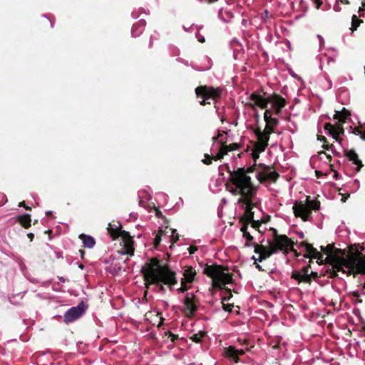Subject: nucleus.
<instances>
[{"label": "nucleus", "mask_w": 365, "mask_h": 365, "mask_svg": "<svg viewBox=\"0 0 365 365\" xmlns=\"http://www.w3.org/2000/svg\"><path fill=\"white\" fill-rule=\"evenodd\" d=\"M361 331L365 332V322L363 324V325L361 327Z\"/></svg>", "instance_id": "obj_60"}, {"label": "nucleus", "mask_w": 365, "mask_h": 365, "mask_svg": "<svg viewBox=\"0 0 365 365\" xmlns=\"http://www.w3.org/2000/svg\"><path fill=\"white\" fill-rule=\"evenodd\" d=\"M19 206H24V207H26V210H30V207H26V206H25V202H24V201H23V202H20V203H19Z\"/></svg>", "instance_id": "obj_54"}, {"label": "nucleus", "mask_w": 365, "mask_h": 365, "mask_svg": "<svg viewBox=\"0 0 365 365\" xmlns=\"http://www.w3.org/2000/svg\"><path fill=\"white\" fill-rule=\"evenodd\" d=\"M80 238L83 240L84 246L88 248H92L95 245V240L91 236L81 235Z\"/></svg>", "instance_id": "obj_29"}, {"label": "nucleus", "mask_w": 365, "mask_h": 365, "mask_svg": "<svg viewBox=\"0 0 365 365\" xmlns=\"http://www.w3.org/2000/svg\"><path fill=\"white\" fill-rule=\"evenodd\" d=\"M353 295H354V297H359V294L358 292H354L353 293Z\"/></svg>", "instance_id": "obj_59"}, {"label": "nucleus", "mask_w": 365, "mask_h": 365, "mask_svg": "<svg viewBox=\"0 0 365 365\" xmlns=\"http://www.w3.org/2000/svg\"><path fill=\"white\" fill-rule=\"evenodd\" d=\"M28 237L30 239V240L32 241V240L34 238V234L29 233V234H28Z\"/></svg>", "instance_id": "obj_56"}, {"label": "nucleus", "mask_w": 365, "mask_h": 365, "mask_svg": "<svg viewBox=\"0 0 365 365\" xmlns=\"http://www.w3.org/2000/svg\"><path fill=\"white\" fill-rule=\"evenodd\" d=\"M225 170L230 174V180L232 184L230 192L233 195L240 196L238 203H242L245 210V215L241 220L242 225L240 230L246 238L245 245L250 246L251 235L247 230V225L251 222V178L249 175L251 173V167H248L247 169L239 168L234 171H232L227 164L219 167V172L221 175Z\"/></svg>", "instance_id": "obj_1"}, {"label": "nucleus", "mask_w": 365, "mask_h": 365, "mask_svg": "<svg viewBox=\"0 0 365 365\" xmlns=\"http://www.w3.org/2000/svg\"><path fill=\"white\" fill-rule=\"evenodd\" d=\"M315 173H316V176L317 178H320L321 176L324 175L322 171H319V170H316Z\"/></svg>", "instance_id": "obj_49"}, {"label": "nucleus", "mask_w": 365, "mask_h": 365, "mask_svg": "<svg viewBox=\"0 0 365 365\" xmlns=\"http://www.w3.org/2000/svg\"><path fill=\"white\" fill-rule=\"evenodd\" d=\"M276 115H279L282 108H272Z\"/></svg>", "instance_id": "obj_47"}, {"label": "nucleus", "mask_w": 365, "mask_h": 365, "mask_svg": "<svg viewBox=\"0 0 365 365\" xmlns=\"http://www.w3.org/2000/svg\"><path fill=\"white\" fill-rule=\"evenodd\" d=\"M197 38L200 42H205V38L203 36H201L200 35H197Z\"/></svg>", "instance_id": "obj_50"}, {"label": "nucleus", "mask_w": 365, "mask_h": 365, "mask_svg": "<svg viewBox=\"0 0 365 365\" xmlns=\"http://www.w3.org/2000/svg\"><path fill=\"white\" fill-rule=\"evenodd\" d=\"M84 311L85 310L83 304H79L76 307H71L65 313L64 322L66 323H70L76 320L82 316Z\"/></svg>", "instance_id": "obj_15"}, {"label": "nucleus", "mask_w": 365, "mask_h": 365, "mask_svg": "<svg viewBox=\"0 0 365 365\" xmlns=\"http://www.w3.org/2000/svg\"><path fill=\"white\" fill-rule=\"evenodd\" d=\"M350 112L345 108H343L341 111H336V113L334 115V118L343 123L346 122V120L349 116H350Z\"/></svg>", "instance_id": "obj_27"}, {"label": "nucleus", "mask_w": 365, "mask_h": 365, "mask_svg": "<svg viewBox=\"0 0 365 365\" xmlns=\"http://www.w3.org/2000/svg\"><path fill=\"white\" fill-rule=\"evenodd\" d=\"M325 157L329 162L331 160V156L330 155L327 154Z\"/></svg>", "instance_id": "obj_57"}, {"label": "nucleus", "mask_w": 365, "mask_h": 365, "mask_svg": "<svg viewBox=\"0 0 365 365\" xmlns=\"http://www.w3.org/2000/svg\"><path fill=\"white\" fill-rule=\"evenodd\" d=\"M334 9V10L336 11H341V8H340V6L339 5H335Z\"/></svg>", "instance_id": "obj_52"}, {"label": "nucleus", "mask_w": 365, "mask_h": 365, "mask_svg": "<svg viewBox=\"0 0 365 365\" xmlns=\"http://www.w3.org/2000/svg\"><path fill=\"white\" fill-rule=\"evenodd\" d=\"M223 305V309L226 312H231L232 309L233 308V305L231 304H225V302H222Z\"/></svg>", "instance_id": "obj_39"}, {"label": "nucleus", "mask_w": 365, "mask_h": 365, "mask_svg": "<svg viewBox=\"0 0 365 365\" xmlns=\"http://www.w3.org/2000/svg\"><path fill=\"white\" fill-rule=\"evenodd\" d=\"M299 246L305 248L306 252L304 255V257L309 259V264H311L312 263V259H317V262L319 264H324L323 254L314 248L312 244H309L307 242H300Z\"/></svg>", "instance_id": "obj_12"}, {"label": "nucleus", "mask_w": 365, "mask_h": 365, "mask_svg": "<svg viewBox=\"0 0 365 365\" xmlns=\"http://www.w3.org/2000/svg\"><path fill=\"white\" fill-rule=\"evenodd\" d=\"M227 135H228V133L227 130H218V135L217 136H213L212 139L214 141H216V140L218 141V143L220 145V150L222 148H226V149L227 150V152L230 151V150H237L238 148V145L236 143L231 144L229 146L225 145V143L227 140Z\"/></svg>", "instance_id": "obj_16"}, {"label": "nucleus", "mask_w": 365, "mask_h": 365, "mask_svg": "<svg viewBox=\"0 0 365 365\" xmlns=\"http://www.w3.org/2000/svg\"><path fill=\"white\" fill-rule=\"evenodd\" d=\"M363 140H365V130L362 131V135L361 138Z\"/></svg>", "instance_id": "obj_58"}, {"label": "nucleus", "mask_w": 365, "mask_h": 365, "mask_svg": "<svg viewBox=\"0 0 365 365\" xmlns=\"http://www.w3.org/2000/svg\"><path fill=\"white\" fill-rule=\"evenodd\" d=\"M145 286L147 288L150 284L159 286V289L164 292L165 288L163 285L167 284L170 289L177 283L175 272L160 264L159 260L155 258L149 259L142 267Z\"/></svg>", "instance_id": "obj_2"}, {"label": "nucleus", "mask_w": 365, "mask_h": 365, "mask_svg": "<svg viewBox=\"0 0 365 365\" xmlns=\"http://www.w3.org/2000/svg\"><path fill=\"white\" fill-rule=\"evenodd\" d=\"M254 260V263L255 264H256V267L259 270V271H263V272H268L270 269L269 267L268 264H259L258 262H260L262 263V262H259L258 260H257L255 262V259Z\"/></svg>", "instance_id": "obj_32"}, {"label": "nucleus", "mask_w": 365, "mask_h": 365, "mask_svg": "<svg viewBox=\"0 0 365 365\" xmlns=\"http://www.w3.org/2000/svg\"><path fill=\"white\" fill-rule=\"evenodd\" d=\"M270 103L272 108H283L286 106V100L277 93H272L269 96Z\"/></svg>", "instance_id": "obj_21"}, {"label": "nucleus", "mask_w": 365, "mask_h": 365, "mask_svg": "<svg viewBox=\"0 0 365 365\" xmlns=\"http://www.w3.org/2000/svg\"><path fill=\"white\" fill-rule=\"evenodd\" d=\"M311 269V264L303 267L301 269L292 272L291 278L297 281L299 284L306 283L311 284V279L309 277V272Z\"/></svg>", "instance_id": "obj_13"}, {"label": "nucleus", "mask_w": 365, "mask_h": 365, "mask_svg": "<svg viewBox=\"0 0 365 365\" xmlns=\"http://www.w3.org/2000/svg\"><path fill=\"white\" fill-rule=\"evenodd\" d=\"M197 248L196 247H195V246H190L188 248L190 254H194L197 251Z\"/></svg>", "instance_id": "obj_44"}, {"label": "nucleus", "mask_w": 365, "mask_h": 365, "mask_svg": "<svg viewBox=\"0 0 365 365\" xmlns=\"http://www.w3.org/2000/svg\"><path fill=\"white\" fill-rule=\"evenodd\" d=\"M272 230L273 231V244L269 247L252 243L256 254V256L252 255V259H255V262L257 260L262 262L269 258L277 250L284 251L285 253H287L289 250H290L294 253L296 257L299 255L297 251L293 248L294 242L292 239L289 238L285 235H278L276 229L272 228Z\"/></svg>", "instance_id": "obj_3"}, {"label": "nucleus", "mask_w": 365, "mask_h": 365, "mask_svg": "<svg viewBox=\"0 0 365 365\" xmlns=\"http://www.w3.org/2000/svg\"><path fill=\"white\" fill-rule=\"evenodd\" d=\"M342 195V197H341V202H345L346 201V200L349 197L350 195L349 193L347 194H345V195Z\"/></svg>", "instance_id": "obj_45"}, {"label": "nucleus", "mask_w": 365, "mask_h": 365, "mask_svg": "<svg viewBox=\"0 0 365 365\" xmlns=\"http://www.w3.org/2000/svg\"><path fill=\"white\" fill-rule=\"evenodd\" d=\"M324 129L329 131V133L334 138L336 141L339 140V135L344 134V130L341 123H337L336 125H333L330 123H326L324 124Z\"/></svg>", "instance_id": "obj_17"}, {"label": "nucleus", "mask_w": 365, "mask_h": 365, "mask_svg": "<svg viewBox=\"0 0 365 365\" xmlns=\"http://www.w3.org/2000/svg\"><path fill=\"white\" fill-rule=\"evenodd\" d=\"M246 22H247V20H245V19H243V20L242 21V24H245Z\"/></svg>", "instance_id": "obj_63"}, {"label": "nucleus", "mask_w": 365, "mask_h": 365, "mask_svg": "<svg viewBox=\"0 0 365 365\" xmlns=\"http://www.w3.org/2000/svg\"><path fill=\"white\" fill-rule=\"evenodd\" d=\"M363 23V20L359 19L356 15L354 14L351 17V27L350 29L352 32L356 31L360 24Z\"/></svg>", "instance_id": "obj_31"}, {"label": "nucleus", "mask_w": 365, "mask_h": 365, "mask_svg": "<svg viewBox=\"0 0 365 365\" xmlns=\"http://www.w3.org/2000/svg\"><path fill=\"white\" fill-rule=\"evenodd\" d=\"M183 277L181 280L187 283H192L196 275V271L191 266H185L182 270Z\"/></svg>", "instance_id": "obj_20"}, {"label": "nucleus", "mask_w": 365, "mask_h": 365, "mask_svg": "<svg viewBox=\"0 0 365 365\" xmlns=\"http://www.w3.org/2000/svg\"><path fill=\"white\" fill-rule=\"evenodd\" d=\"M264 120L266 123L265 128L263 130L260 128L254 129L252 132L255 134L257 138H261L266 142H269L270 135L274 133V128L279 124V120L271 116V111L266 109L264 113Z\"/></svg>", "instance_id": "obj_7"}, {"label": "nucleus", "mask_w": 365, "mask_h": 365, "mask_svg": "<svg viewBox=\"0 0 365 365\" xmlns=\"http://www.w3.org/2000/svg\"><path fill=\"white\" fill-rule=\"evenodd\" d=\"M252 195H253L255 192V188L253 185H252Z\"/></svg>", "instance_id": "obj_61"}, {"label": "nucleus", "mask_w": 365, "mask_h": 365, "mask_svg": "<svg viewBox=\"0 0 365 365\" xmlns=\"http://www.w3.org/2000/svg\"><path fill=\"white\" fill-rule=\"evenodd\" d=\"M269 103V96H267V93L263 89L252 92V110L255 107L266 110Z\"/></svg>", "instance_id": "obj_11"}, {"label": "nucleus", "mask_w": 365, "mask_h": 365, "mask_svg": "<svg viewBox=\"0 0 365 365\" xmlns=\"http://www.w3.org/2000/svg\"><path fill=\"white\" fill-rule=\"evenodd\" d=\"M268 143L261 138H257V142L252 141V173H255L257 180L264 184L266 182H275L279 178V175L272 168L263 163L257 164L259 154L265 150Z\"/></svg>", "instance_id": "obj_4"}, {"label": "nucleus", "mask_w": 365, "mask_h": 365, "mask_svg": "<svg viewBox=\"0 0 365 365\" xmlns=\"http://www.w3.org/2000/svg\"><path fill=\"white\" fill-rule=\"evenodd\" d=\"M361 5L363 6V7H365V0L362 1Z\"/></svg>", "instance_id": "obj_62"}, {"label": "nucleus", "mask_w": 365, "mask_h": 365, "mask_svg": "<svg viewBox=\"0 0 365 365\" xmlns=\"http://www.w3.org/2000/svg\"><path fill=\"white\" fill-rule=\"evenodd\" d=\"M349 270L347 272L345 271L344 273H346L348 276L354 274H356V269L354 268H348Z\"/></svg>", "instance_id": "obj_43"}, {"label": "nucleus", "mask_w": 365, "mask_h": 365, "mask_svg": "<svg viewBox=\"0 0 365 365\" xmlns=\"http://www.w3.org/2000/svg\"><path fill=\"white\" fill-rule=\"evenodd\" d=\"M169 230L172 233V235L171 237H173V240L175 242H176L178 240V235H176V236L175 235V232L176 230H172V229H169Z\"/></svg>", "instance_id": "obj_42"}, {"label": "nucleus", "mask_w": 365, "mask_h": 365, "mask_svg": "<svg viewBox=\"0 0 365 365\" xmlns=\"http://www.w3.org/2000/svg\"><path fill=\"white\" fill-rule=\"evenodd\" d=\"M345 156L349 159V160L351 161L354 165H356V172H359L364 166L361 160H359L357 153L354 150H345Z\"/></svg>", "instance_id": "obj_19"}, {"label": "nucleus", "mask_w": 365, "mask_h": 365, "mask_svg": "<svg viewBox=\"0 0 365 365\" xmlns=\"http://www.w3.org/2000/svg\"><path fill=\"white\" fill-rule=\"evenodd\" d=\"M361 255V253L357 250H355V252L349 251L346 252V255L344 257H341L340 258L334 257V260L340 268L341 267L354 268Z\"/></svg>", "instance_id": "obj_10"}, {"label": "nucleus", "mask_w": 365, "mask_h": 365, "mask_svg": "<svg viewBox=\"0 0 365 365\" xmlns=\"http://www.w3.org/2000/svg\"><path fill=\"white\" fill-rule=\"evenodd\" d=\"M318 140L322 141L324 143V145H322L323 148L325 150H330L332 149L333 145H329L327 144V138L323 135H318Z\"/></svg>", "instance_id": "obj_33"}, {"label": "nucleus", "mask_w": 365, "mask_h": 365, "mask_svg": "<svg viewBox=\"0 0 365 365\" xmlns=\"http://www.w3.org/2000/svg\"><path fill=\"white\" fill-rule=\"evenodd\" d=\"M19 221L20 224L25 228H28L31 226V217L29 215H23L19 217Z\"/></svg>", "instance_id": "obj_30"}, {"label": "nucleus", "mask_w": 365, "mask_h": 365, "mask_svg": "<svg viewBox=\"0 0 365 365\" xmlns=\"http://www.w3.org/2000/svg\"><path fill=\"white\" fill-rule=\"evenodd\" d=\"M184 313L187 317H192L197 310V299L193 294L188 293L183 300Z\"/></svg>", "instance_id": "obj_14"}, {"label": "nucleus", "mask_w": 365, "mask_h": 365, "mask_svg": "<svg viewBox=\"0 0 365 365\" xmlns=\"http://www.w3.org/2000/svg\"><path fill=\"white\" fill-rule=\"evenodd\" d=\"M166 232H168V231H166L165 230H159L158 234L155 236V238L154 243H155V247H157L160 244V240H161L160 237L162 235H165Z\"/></svg>", "instance_id": "obj_34"}, {"label": "nucleus", "mask_w": 365, "mask_h": 365, "mask_svg": "<svg viewBox=\"0 0 365 365\" xmlns=\"http://www.w3.org/2000/svg\"><path fill=\"white\" fill-rule=\"evenodd\" d=\"M321 251L327 255V257L324 259V263H336L334 262V258L336 257V255H333V251H334V244H329L327 246H321Z\"/></svg>", "instance_id": "obj_18"}, {"label": "nucleus", "mask_w": 365, "mask_h": 365, "mask_svg": "<svg viewBox=\"0 0 365 365\" xmlns=\"http://www.w3.org/2000/svg\"><path fill=\"white\" fill-rule=\"evenodd\" d=\"M225 354L227 357L237 362L239 356L244 354V351L242 349H235L234 347L230 346L225 349Z\"/></svg>", "instance_id": "obj_23"}, {"label": "nucleus", "mask_w": 365, "mask_h": 365, "mask_svg": "<svg viewBox=\"0 0 365 365\" xmlns=\"http://www.w3.org/2000/svg\"><path fill=\"white\" fill-rule=\"evenodd\" d=\"M327 153L325 152V151H321V152H319V155L321 156V155H327Z\"/></svg>", "instance_id": "obj_55"}, {"label": "nucleus", "mask_w": 365, "mask_h": 365, "mask_svg": "<svg viewBox=\"0 0 365 365\" xmlns=\"http://www.w3.org/2000/svg\"><path fill=\"white\" fill-rule=\"evenodd\" d=\"M219 265L207 266L204 272L212 278V285L221 288L222 286L230 284L232 281V276Z\"/></svg>", "instance_id": "obj_5"}, {"label": "nucleus", "mask_w": 365, "mask_h": 365, "mask_svg": "<svg viewBox=\"0 0 365 365\" xmlns=\"http://www.w3.org/2000/svg\"><path fill=\"white\" fill-rule=\"evenodd\" d=\"M228 295L224 296L222 298V302H225V301H228L232 297V294L230 290L226 291Z\"/></svg>", "instance_id": "obj_41"}, {"label": "nucleus", "mask_w": 365, "mask_h": 365, "mask_svg": "<svg viewBox=\"0 0 365 365\" xmlns=\"http://www.w3.org/2000/svg\"><path fill=\"white\" fill-rule=\"evenodd\" d=\"M362 131L363 130L360 128H355L353 131V133H354L356 135H360V137L361 138Z\"/></svg>", "instance_id": "obj_40"}, {"label": "nucleus", "mask_w": 365, "mask_h": 365, "mask_svg": "<svg viewBox=\"0 0 365 365\" xmlns=\"http://www.w3.org/2000/svg\"><path fill=\"white\" fill-rule=\"evenodd\" d=\"M364 11V7H363V6L359 8L358 13H359V16H362Z\"/></svg>", "instance_id": "obj_48"}, {"label": "nucleus", "mask_w": 365, "mask_h": 365, "mask_svg": "<svg viewBox=\"0 0 365 365\" xmlns=\"http://www.w3.org/2000/svg\"><path fill=\"white\" fill-rule=\"evenodd\" d=\"M331 170L334 172V177L335 178V179H336V180H337V179H338V177H339V173H338L336 171H335L334 170H333L332 168H331Z\"/></svg>", "instance_id": "obj_53"}, {"label": "nucleus", "mask_w": 365, "mask_h": 365, "mask_svg": "<svg viewBox=\"0 0 365 365\" xmlns=\"http://www.w3.org/2000/svg\"><path fill=\"white\" fill-rule=\"evenodd\" d=\"M324 275L325 274H319L318 272L314 271H312L310 273H309V277H310L311 282H312L313 279L320 278Z\"/></svg>", "instance_id": "obj_36"}, {"label": "nucleus", "mask_w": 365, "mask_h": 365, "mask_svg": "<svg viewBox=\"0 0 365 365\" xmlns=\"http://www.w3.org/2000/svg\"><path fill=\"white\" fill-rule=\"evenodd\" d=\"M195 93L197 97L202 98L200 104L204 106L206 103H210V100H215L220 96L221 90L207 86H199L196 88Z\"/></svg>", "instance_id": "obj_9"}, {"label": "nucleus", "mask_w": 365, "mask_h": 365, "mask_svg": "<svg viewBox=\"0 0 365 365\" xmlns=\"http://www.w3.org/2000/svg\"><path fill=\"white\" fill-rule=\"evenodd\" d=\"M292 209L296 217H300L303 221L306 222L309 220L312 210L317 211L320 209V202L311 200L310 197L307 196V203L295 202Z\"/></svg>", "instance_id": "obj_6"}, {"label": "nucleus", "mask_w": 365, "mask_h": 365, "mask_svg": "<svg viewBox=\"0 0 365 365\" xmlns=\"http://www.w3.org/2000/svg\"><path fill=\"white\" fill-rule=\"evenodd\" d=\"M227 154V150L226 148H222L215 155L210 156L208 154H205V159L202 160V163L206 165H210L212 163V160H220Z\"/></svg>", "instance_id": "obj_22"}, {"label": "nucleus", "mask_w": 365, "mask_h": 365, "mask_svg": "<svg viewBox=\"0 0 365 365\" xmlns=\"http://www.w3.org/2000/svg\"><path fill=\"white\" fill-rule=\"evenodd\" d=\"M313 1L315 3L316 7L317 9H319L320 7V6L322 4V0H313Z\"/></svg>", "instance_id": "obj_46"}, {"label": "nucleus", "mask_w": 365, "mask_h": 365, "mask_svg": "<svg viewBox=\"0 0 365 365\" xmlns=\"http://www.w3.org/2000/svg\"><path fill=\"white\" fill-rule=\"evenodd\" d=\"M354 269H356V274H365V256H360L357 260V263L356 264ZM363 288L365 289V283L363 285Z\"/></svg>", "instance_id": "obj_26"}, {"label": "nucleus", "mask_w": 365, "mask_h": 365, "mask_svg": "<svg viewBox=\"0 0 365 365\" xmlns=\"http://www.w3.org/2000/svg\"><path fill=\"white\" fill-rule=\"evenodd\" d=\"M330 265H331V268L327 270V273L329 274V278H335L338 276L339 272H345V270L342 267L341 268L336 263H329Z\"/></svg>", "instance_id": "obj_25"}, {"label": "nucleus", "mask_w": 365, "mask_h": 365, "mask_svg": "<svg viewBox=\"0 0 365 365\" xmlns=\"http://www.w3.org/2000/svg\"><path fill=\"white\" fill-rule=\"evenodd\" d=\"M204 336V334L202 333H198V334H193L190 339L195 341V342H200L202 339V338Z\"/></svg>", "instance_id": "obj_37"}, {"label": "nucleus", "mask_w": 365, "mask_h": 365, "mask_svg": "<svg viewBox=\"0 0 365 365\" xmlns=\"http://www.w3.org/2000/svg\"><path fill=\"white\" fill-rule=\"evenodd\" d=\"M341 1V3H342L343 4H349L350 2L349 0H339Z\"/></svg>", "instance_id": "obj_51"}, {"label": "nucleus", "mask_w": 365, "mask_h": 365, "mask_svg": "<svg viewBox=\"0 0 365 365\" xmlns=\"http://www.w3.org/2000/svg\"><path fill=\"white\" fill-rule=\"evenodd\" d=\"M132 15H133V16L134 18H137V16L134 15V14H133V13L132 14Z\"/></svg>", "instance_id": "obj_64"}, {"label": "nucleus", "mask_w": 365, "mask_h": 365, "mask_svg": "<svg viewBox=\"0 0 365 365\" xmlns=\"http://www.w3.org/2000/svg\"><path fill=\"white\" fill-rule=\"evenodd\" d=\"M269 218V217L267 216L263 217L261 220H255V213L252 212V228L257 231L258 233H263L265 230H267V228L265 227L264 230H261L260 227H262V224H264L268 222Z\"/></svg>", "instance_id": "obj_24"}, {"label": "nucleus", "mask_w": 365, "mask_h": 365, "mask_svg": "<svg viewBox=\"0 0 365 365\" xmlns=\"http://www.w3.org/2000/svg\"><path fill=\"white\" fill-rule=\"evenodd\" d=\"M187 283V282L181 280V287L178 289V292L183 293L189 289V287L186 285Z\"/></svg>", "instance_id": "obj_38"}, {"label": "nucleus", "mask_w": 365, "mask_h": 365, "mask_svg": "<svg viewBox=\"0 0 365 365\" xmlns=\"http://www.w3.org/2000/svg\"><path fill=\"white\" fill-rule=\"evenodd\" d=\"M108 231L111 237L115 238L117 236H121L123 239V254L133 255L134 253L133 241L129 234L125 231L118 229V226L113 227L111 223H109Z\"/></svg>", "instance_id": "obj_8"}, {"label": "nucleus", "mask_w": 365, "mask_h": 365, "mask_svg": "<svg viewBox=\"0 0 365 365\" xmlns=\"http://www.w3.org/2000/svg\"><path fill=\"white\" fill-rule=\"evenodd\" d=\"M145 26V21L140 20L132 27L131 34L133 37L138 36L142 33L144 26Z\"/></svg>", "instance_id": "obj_28"}, {"label": "nucleus", "mask_w": 365, "mask_h": 365, "mask_svg": "<svg viewBox=\"0 0 365 365\" xmlns=\"http://www.w3.org/2000/svg\"><path fill=\"white\" fill-rule=\"evenodd\" d=\"M346 251L345 250H341L339 248L334 247V251H333V255H336L338 257H344L346 255Z\"/></svg>", "instance_id": "obj_35"}]
</instances>
